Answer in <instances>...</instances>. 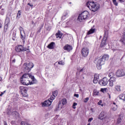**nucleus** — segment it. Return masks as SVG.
Returning a JSON list of instances; mask_svg holds the SVG:
<instances>
[{
	"label": "nucleus",
	"instance_id": "1",
	"mask_svg": "<svg viewBox=\"0 0 125 125\" xmlns=\"http://www.w3.org/2000/svg\"><path fill=\"white\" fill-rule=\"evenodd\" d=\"M109 59V55L104 54L102 58L99 59L97 62V68L98 70H101L102 68V65L105 64V61Z\"/></svg>",
	"mask_w": 125,
	"mask_h": 125
},
{
	"label": "nucleus",
	"instance_id": "2",
	"mask_svg": "<svg viewBox=\"0 0 125 125\" xmlns=\"http://www.w3.org/2000/svg\"><path fill=\"white\" fill-rule=\"evenodd\" d=\"M86 5L92 12H96L100 8L99 6L96 5L95 2L93 1H88L86 3Z\"/></svg>",
	"mask_w": 125,
	"mask_h": 125
},
{
	"label": "nucleus",
	"instance_id": "3",
	"mask_svg": "<svg viewBox=\"0 0 125 125\" xmlns=\"http://www.w3.org/2000/svg\"><path fill=\"white\" fill-rule=\"evenodd\" d=\"M89 16V13H88V11H84V12H82L81 14L79 15L77 19V21L82 22L83 20H85V19H87V18Z\"/></svg>",
	"mask_w": 125,
	"mask_h": 125
},
{
	"label": "nucleus",
	"instance_id": "4",
	"mask_svg": "<svg viewBox=\"0 0 125 125\" xmlns=\"http://www.w3.org/2000/svg\"><path fill=\"white\" fill-rule=\"evenodd\" d=\"M33 67L34 64L32 62H29V63H24L23 64L24 71H25L26 73H29Z\"/></svg>",
	"mask_w": 125,
	"mask_h": 125
},
{
	"label": "nucleus",
	"instance_id": "5",
	"mask_svg": "<svg viewBox=\"0 0 125 125\" xmlns=\"http://www.w3.org/2000/svg\"><path fill=\"white\" fill-rule=\"evenodd\" d=\"M67 104V100L66 99H63L61 102H59L58 107L56 108L55 111H59L63 108L64 105Z\"/></svg>",
	"mask_w": 125,
	"mask_h": 125
},
{
	"label": "nucleus",
	"instance_id": "6",
	"mask_svg": "<svg viewBox=\"0 0 125 125\" xmlns=\"http://www.w3.org/2000/svg\"><path fill=\"white\" fill-rule=\"evenodd\" d=\"M20 90L22 96L24 97H27V96H28V94L27 93L28 92V88L27 87L21 86L20 87Z\"/></svg>",
	"mask_w": 125,
	"mask_h": 125
},
{
	"label": "nucleus",
	"instance_id": "7",
	"mask_svg": "<svg viewBox=\"0 0 125 125\" xmlns=\"http://www.w3.org/2000/svg\"><path fill=\"white\" fill-rule=\"evenodd\" d=\"M107 38H108V33L105 32L104 36L103 37L101 43L100 44L101 47H103V46H105V45H106V41H107Z\"/></svg>",
	"mask_w": 125,
	"mask_h": 125
},
{
	"label": "nucleus",
	"instance_id": "8",
	"mask_svg": "<svg viewBox=\"0 0 125 125\" xmlns=\"http://www.w3.org/2000/svg\"><path fill=\"white\" fill-rule=\"evenodd\" d=\"M108 82H109V80H108L106 77H104L99 81V83L100 85L105 86L108 84Z\"/></svg>",
	"mask_w": 125,
	"mask_h": 125
},
{
	"label": "nucleus",
	"instance_id": "9",
	"mask_svg": "<svg viewBox=\"0 0 125 125\" xmlns=\"http://www.w3.org/2000/svg\"><path fill=\"white\" fill-rule=\"evenodd\" d=\"M53 101V100H52L51 99V98H50V99L45 101L42 104V107H45V106H47V107H48V106H50V105H51V103H52Z\"/></svg>",
	"mask_w": 125,
	"mask_h": 125
},
{
	"label": "nucleus",
	"instance_id": "10",
	"mask_svg": "<svg viewBox=\"0 0 125 125\" xmlns=\"http://www.w3.org/2000/svg\"><path fill=\"white\" fill-rule=\"evenodd\" d=\"M89 53V49L88 48L85 47L82 50V54L83 57H86Z\"/></svg>",
	"mask_w": 125,
	"mask_h": 125
},
{
	"label": "nucleus",
	"instance_id": "11",
	"mask_svg": "<svg viewBox=\"0 0 125 125\" xmlns=\"http://www.w3.org/2000/svg\"><path fill=\"white\" fill-rule=\"evenodd\" d=\"M116 76L119 78L121 77H125V70H118L116 72Z\"/></svg>",
	"mask_w": 125,
	"mask_h": 125
},
{
	"label": "nucleus",
	"instance_id": "12",
	"mask_svg": "<svg viewBox=\"0 0 125 125\" xmlns=\"http://www.w3.org/2000/svg\"><path fill=\"white\" fill-rule=\"evenodd\" d=\"M21 82L23 85H30V81L29 79L21 78Z\"/></svg>",
	"mask_w": 125,
	"mask_h": 125
},
{
	"label": "nucleus",
	"instance_id": "13",
	"mask_svg": "<svg viewBox=\"0 0 125 125\" xmlns=\"http://www.w3.org/2000/svg\"><path fill=\"white\" fill-rule=\"evenodd\" d=\"M15 50L17 52H20L21 51H26V49H24L23 46L19 45L15 47Z\"/></svg>",
	"mask_w": 125,
	"mask_h": 125
},
{
	"label": "nucleus",
	"instance_id": "14",
	"mask_svg": "<svg viewBox=\"0 0 125 125\" xmlns=\"http://www.w3.org/2000/svg\"><path fill=\"white\" fill-rule=\"evenodd\" d=\"M30 79H31L32 81H29V85H32V84L38 83V81H37V79L35 78L34 76L31 75Z\"/></svg>",
	"mask_w": 125,
	"mask_h": 125
},
{
	"label": "nucleus",
	"instance_id": "15",
	"mask_svg": "<svg viewBox=\"0 0 125 125\" xmlns=\"http://www.w3.org/2000/svg\"><path fill=\"white\" fill-rule=\"evenodd\" d=\"M63 49L66 51H71L73 49V47L70 45L66 44L64 46Z\"/></svg>",
	"mask_w": 125,
	"mask_h": 125
},
{
	"label": "nucleus",
	"instance_id": "16",
	"mask_svg": "<svg viewBox=\"0 0 125 125\" xmlns=\"http://www.w3.org/2000/svg\"><path fill=\"white\" fill-rule=\"evenodd\" d=\"M99 80V74H96L94 76L93 83H97Z\"/></svg>",
	"mask_w": 125,
	"mask_h": 125
},
{
	"label": "nucleus",
	"instance_id": "17",
	"mask_svg": "<svg viewBox=\"0 0 125 125\" xmlns=\"http://www.w3.org/2000/svg\"><path fill=\"white\" fill-rule=\"evenodd\" d=\"M31 77H32V75L30 74L25 73L22 76L21 78L22 79H27V80H28L29 78H31Z\"/></svg>",
	"mask_w": 125,
	"mask_h": 125
},
{
	"label": "nucleus",
	"instance_id": "18",
	"mask_svg": "<svg viewBox=\"0 0 125 125\" xmlns=\"http://www.w3.org/2000/svg\"><path fill=\"white\" fill-rule=\"evenodd\" d=\"M54 46H55V42H52L47 46V47L49 48V49H53Z\"/></svg>",
	"mask_w": 125,
	"mask_h": 125
},
{
	"label": "nucleus",
	"instance_id": "19",
	"mask_svg": "<svg viewBox=\"0 0 125 125\" xmlns=\"http://www.w3.org/2000/svg\"><path fill=\"white\" fill-rule=\"evenodd\" d=\"M119 99L120 100H122L123 102H125V94H121L119 96Z\"/></svg>",
	"mask_w": 125,
	"mask_h": 125
},
{
	"label": "nucleus",
	"instance_id": "20",
	"mask_svg": "<svg viewBox=\"0 0 125 125\" xmlns=\"http://www.w3.org/2000/svg\"><path fill=\"white\" fill-rule=\"evenodd\" d=\"M57 94H58V91H55L54 92H53V95L50 97L51 99L52 100H54L55 99V97L57 96Z\"/></svg>",
	"mask_w": 125,
	"mask_h": 125
},
{
	"label": "nucleus",
	"instance_id": "21",
	"mask_svg": "<svg viewBox=\"0 0 125 125\" xmlns=\"http://www.w3.org/2000/svg\"><path fill=\"white\" fill-rule=\"evenodd\" d=\"M106 116H105V115L104 114V112H102L100 113L99 116V119L100 120H103L104 119H105Z\"/></svg>",
	"mask_w": 125,
	"mask_h": 125
},
{
	"label": "nucleus",
	"instance_id": "22",
	"mask_svg": "<svg viewBox=\"0 0 125 125\" xmlns=\"http://www.w3.org/2000/svg\"><path fill=\"white\" fill-rule=\"evenodd\" d=\"M56 38H59V39H61L62 38V33H61V31H59L58 33L56 34Z\"/></svg>",
	"mask_w": 125,
	"mask_h": 125
},
{
	"label": "nucleus",
	"instance_id": "23",
	"mask_svg": "<svg viewBox=\"0 0 125 125\" xmlns=\"http://www.w3.org/2000/svg\"><path fill=\"white\" fill-rule=\"evenodd\" d=\"M10 23V19L8 17H6L5 21V25H9Z\"/></svg>",
	"mask_w": 125,
	"mask_h": 125
},
{
	"label": "nucleus",
	"instance_id": "24",
	"mask_svg": "<svg viewBox=\"0 0 125 125\" xmlns=\"http://www.w3.org/2000/svg\"><path fill=\"white\" fill-rule=\"evenodd\" d=\"M95 32V29L91 28L89 31H88L87 35H91L93 33Z\"/></svg>",
	"mask_w": 125,
	"mask_h": 125
},
{
	"label": "nucleus",
	"instance_id": "25",
	"mask_svg": "<svg viewBox=\"0 0 125 125\" xmlns=\"http://www.w3.org/2000/svg\"><path fill=\"white\" fill-rule=\"evenodd\" d=\"M122 43L123 44H125V34L123 33L122 39L120 40Z\"/></svg>",
	"mask_w": 125,
	"mask_h": 125
},
{
	"label": "nucleus",
	"instance_id": "26",
	"mask_svg": "<svg viewBox=\"0 0 125 125\" xmlns=\"http://www.w3.org/2000/svg\"><path fill=\"white\" fill-rule=\"evenodd\" d=\"M12 114L13 115V116H14V117H15L16 118H17V117H19V113H18V112H17V111H13L12 113Z\"/></svg>",
	"mask_w": 125,
	"mask_h": 125
},
{
	"label": "nucleus",
	"instance_id": "27",
	"mask_svg": "<svg viewBox=\"0 0 125 125\" xmlns=\"http://www.w3.org/2000/svg\"><path fill=\"white\" fill-rule=\"evenodd\" d=\"M19 29L20 31V33L22 34V33L23 34V35H25V31H24V28H23V27L20 26L19 28Z\"/></svg>",
	"mask_w": 125,
	"mask_h": 125
},
{
	"label": "nucleus",
	"instance_id": "28",
	"mask_svg": "<svg viewBox=\"0 0 125 125\" xmlns=\"http://www.w3.org/2000/svg\"><path fill=\"white\" fill-rule=\"evenodd\" d=\"M115 88L117 91H121V86H120V85H115Z\"/></svg>",
	"mask_w": 125,
	"mask_h": 125
},
{
	"label": "nucleus",
	"instance_id": "29",
	"mask_svg": "<svg viewBox=\"0 0 125 125\" xmlns=\"http://www.w3.org/2000/svg\"><path fill=\"white\" fill-rule=\"evenodd\" d=\"M12 40H13V41H15V40H16V31H14L13 32Z\"/></svg>",
	"mask_w": 125,
	"mask_h": 125
},
{
	"label": "nucleus",
	"instance_id": "30",
	"mask_svg": "<svg viewBox=\"0 0 125 125\" xmlns=\"http://www.w3.org/2000/svg\"><path fill=\"white\" fill-rule=\"evenodd\" d=\"M123 120V117H122L121 116H120L117 119V124H121V122Z\"/></svg>",
	"mask_w": 125,
	"mask_h": 125
},
{
	"label": "nucleus",
	"instance_id": "31",
	"mask_svg": "<svg viewBox=\"0 0 125 125\" xmlns=\"http://www.w3.org/2000/svg\"><path fill=\"white\" fill-rule=\"evenodd\" d=\"M7 29H8V25L5 24L4 26V33H6L7 31Z\"/></svg>",
	"mask_w": 125,
	"mask_h": 125
},
{
	"label": "nucleus",
	"instance_id": "32",
	"mask_svg": "<svg viewBox=\"0 0 125 125\" xmlns=\"http://www.w3.org/2000/svg\"><path fill=\"white\" fill-rule=\"evenodd\" d=\"M118 109V105H116V106H112L111 107V110L112 111H117V109Z\"/></svg>",
	"mask_w": 125,
	"mask_h": 125
},
{
	"label": "nucleus",
	"instance_id": "33",
	"mask_svg": "<svg viewBox=\"0 0 125 125\" xmlns=\"http://www.w3.org/2000/svg\"><path fill=\"white\" fill-rule=\"evenodd\" d=\"M116 77H115V76H114L113 77H111V78L109 79V80H108V81H110L111 82H113V83H115V82H116Z\"/></svg>",
	"mask_w": 125,
	"mask_h": 125
},
{
	"label": "nucleus",
	"instance_id": "34",
	"mask_svg": "<svg viewBox=\"0 0 125 125\" xmlns=\"http://www.w3.org/2000/svg\"><path fill=\"white\" fill-rule=\"evenodd\" d=\"M21 125H31V124L28 123L27 122L22 121L21 123Z\"/></svg>",
	"mask_w": 125,
	"mask_h": 125
},
{
	"label": "nucleus",
	"instance_id": "35",
	"mask_svg": "<svg viewBox=\"0 0 125 125\" xmlns=\"http://www.w3.org/2000/svg\"><path fill=\"white\" fill-rule=\"evenodd\" d=\"M99 94V91H98L96 90H94V91H93V96H96V95H97Z\"/></svg>",
	"mask_w": 125,
	"mask_h": 125
},
{
	"label": "nucleus",
	"instance_id": "36",
	"mask_svg": "<svg viewBox=\"0 0 125 125\" xmlns=\"http://www.w3.org/2000/svg\"><path fill=\"white\" fill-rule=\"evenodd\" d=\"M108 77L109 78H113L114 77H115V74H114V73L113 72H111V73H110L109 74H108Z\"/></svg>",
	"mask_w": 125,
	"mask_h": 125
},
{
	"label": "nucleus",
	"instance_id": "37",
	"mask_svg": "<svg viewBox=\"0 0 125 125\" xmlns=\"http://www.w3.org/2000/svg\"><path fill=\"white\" fill-rule=\"evenodd\" d=\"M21 40H22V41H24L25 40V33L24 35L23 33H21Z\"/></svg>",
	"mask_w": 125,
	"mask_h": 125
},
{
	"label": "nucleus",
	"instance_id": "38",
	"mask_svg": "<svg viewBox=\"0 0 125 125\" xmlns=\"http://www.w3.org/2000/svg\"><path fill=\"white\" fill-rule=\"evenodd\" d=\"M58 64H59V65H62L63 66V65H65V62H63V61H61L58 62Z\"/></svg>",
	"mask_w": 125,
	"mask_h": 125
},
{
	"label": "nucleus",
	"instance_id": "39",
	"mask_svg": "<svg viewBox=\"0 0 125 125\" xmlns=\"http://www.w3.org/2000/svg\"><path fill=\"white\" fill-rule=\"evenodd\" d=\"M109 81V86H113L114 85V82L111 81Z\"/></svg>",
	"mask_w": 125,
	"mask_h": 125
},
{
	"label": "nucleus",
	"instance_id": "40",
	"mask_svg": "<svg viewBox=\"0 0 125 125\" xmlns=\"http://www.w3.org/2000/svg\"><path fill=\"white\" fill-rule=\"evenodd\" d=\"M21 11L19 10L18 12L17 15V17H19V18L20 17V16L21 15Z\"/></svg>",
	"mask_w": 125,
	"mask_h": 125
},
{
	"label": "nucleus",
	"instance_id": "41",
	"mask_svg": "<svg viewBox=\"0 0 125 125\" xmlns=\"http://www.w3.org/2000/svg\"><path fill=\"white\" fill-rule=\"evenodd\" d=\"M113 3L116 6H118V2H117V0H113Z\"/></svg>",
	"mask_w": 125,
	"mask_h": 125
},
{
	"label": "nucleus",
	"instance_id": "42",
	"mask_svg": "<svg viewBox=\"0 0 125 125\" xmlns=\"http://www.w3.org/2000/svg\"><path fill=\"white\" fill-rule=\"evenodd\" d=\"M78 105V104L77 103H74L72 105V108L73 109H76V106Z\"/></svg>",
	"mask_w": 125,
	"mask_h": 125
},
{
	"label": "nucleus",
	"instance_id": "43",
	"mask_svg": "<svg viewBox=\"0 0 125 125\" xmlns=\"http://www.w3.org/2000/svg\"><path fill=\"white\" fill-rule=\"evenodd\" d=\"M89 100V98L87 97L84 99L83 102L84 103H86L87 101Z\"/></svg>",
	"mask_w": 125,
	"mask_h": 125
},
{
	"label": "nucleus",
	"instance_id": "44",
	"mask_svg": "<svg viewBox=\"0 0 125 125\" xmlns=\"http://www.w3.org/2000/svg\"><path fill=\"white\" fill-rule=\"evenodd\" d=\"M68 16V13L66 12L65 14H64L63 16L62 17V19H63L64 17H67Z\"/></svg>",
	"mask_w": 125,
	"mask_h": 125
},
{
	"label": "nucleus",
	"instance_id": "45",
	"mask_svg": "<svg viewBox=\"0 0 125 125\" xmlns=\"http://www.w3.org/2000/svg\"><path fill=\"white\" fill-rule=\"evenodd\" d=\"M3 10H4V9H2V10L0 11V14H1V15H3V14H4Z\"/></svg>",
	"mask_w": 125,
	"mask_h": 125
},
{
	"label": "nucleus",
	"instance_id": "46",
	"mask_svg": "<svg viewBox=\"0 0 125 125\" xmlns=\"http://www.w3.org/2000/svg\"><path fill=\"white\" fill-rule=\"evenodd\" d=\"M92 121H93V118L91 117L88 120V122L90 123Z\"/></svg>",
	"mask_w": 125,
	"mask_h": 125
},
{
	"label": "nucleus",
	"instance_id": "47",
	"mask_svg": "<svg viewBox=\"0 0 125 125\" xmlns=\"http://www.w3.org/2000/svg\"><path fill=\"white\" fill-rule=\"evenodd\" d=\"M101 91H102V92H105V91H106V89L105 88H102Z\"/></svg>",
	"mask_w": 125,
	"mask_h": 125
},
{
	"label": "nucleus",
	"instance_id": "48",
	"mask_svg": "<svg viewBox=\"0 0 125 125\" xmlns=\"http://www.w3.org/2000/svg\"><path fill=\"white\" fill-rule=\"evenodd\" d=\"M5 91H4L3 92H2L1 93V94H0V97L2 96V95H3V94H4V93H5Z\"/></svg>",
	"mask_w": 125,
	"mask_h": 125
},
{
	"label": "nucleus",
	"instance_id": "49",
	"mask_svg": "<svg viewBox=\"0 0 125 125\" xmlns=\"http://www.w3.org/2000/svg\"><path fill=\"white\" fill-rule=\"evenodd\" d=\"M102 104V101L100 100V101H99V102L98 103V105H100V104Z\"/></svg>",
	"mask_w": 125,
	"mask_h": 125
},
{
	"label": "nucleus",
	"instance_id": "50",
	"mask_svg": "<svg viewBox=\"0 0 125 125\" xmlns=\"http://www.w3.org/2000/svg\"><path fill=\"white\" fill-rule=\"evenodd\" d=\"M74 96L75 97H77V98H79V94H75Z\"/></svg>",
	"mask_w": 125,
	"mask_h": 125
},
{
	"label": "nucleus",
	"instance_id": "51",
	"mask_svg": "<svg viewBox=\"0 0 125 125\" xmlns=\"http://www.w3.org/2000/svg\"><path fill=\"white\" fill-rule=\"evenodd\" d=\"M119 1H120L121 3H124V2H125V0H119Z\"/></svg>",
	"mask_w": 125,
	"mask_h": 125
},
{
	"label": "nucleus",
	"instance_id": "52",
	"mask_svg": "<svg viewBox=\"0 0 125 125\" xmlns=\"http://www.w3.org/2000/svg\"><path fill=\"white\" fill-rule=\"evenodd\" d=\"M3 124L4 125H7V123H6V121H4Z\"/></svg>",
	"mask_w": 125,
	"mask_h": 125
},
{
	"label": "nucleus",
	"instance_id": "53",
	"mask_svg": "<svg viewBox=\"0 0 125 125\" xmlns=\"http://www.w3.org/2000/svg\"><path fill=\"white\" fill-rule=\"evenodd\" d=\"M83 68H82L80 70V72H83Z\"/></svg>",
	"mask_w": 125,
	"mask_h": 125
},
{
	"label": "nucleus",
	"instance_id": "54",
	"mask_svg": "<svg viewBox=\"0 0 125 125\" xmlns=\"http://www.w3.org/2000/svg\"><path fill=\"white\" fill-rule=\"evenodd\" d=\"M100 105L102 106V107H103V106H104V104H101Z\"/></svg>",
	"mask_w": 125,
	"mask_h": 125
},
{
	"label": "nucleus",
	"instance_id": "55",
	"mask_svg": "<svg viewBox=\"0 0 125 125\" xmlns=\"http://www.w3.org/2000/svg\"><path fill=\"white\" fill-rule=\"evenodd\" d=\"M2 80V78H1V77H0V82H1Z\"/></svg>",
	"mask_w": 125,
	"mask_h": 125
},
{
	"label": "nucleus",
	"instance_id": "56",
	"mask_svg": "<svg viewBox=\"0 0 125 125\" xmlns=\"http://www.w3.org/2000/svg\"><path fill=\"white\" fill-rule=\"evenodd\" d=\"M1 28V23L0 22V29Z\"/></svg>",
	"mask_w": 125,
	"mask_h": 125
},
{
	"label": "nucleus",
	"instance_id": "57",
	"mask_svg": "<svg viewBox=\"0 0 125 125\" xmlns=\"http://www.w3.org/2000/svg\"><path fill=\"white\" fill-rule=\"evenodd\" d=\"M65 18H66V17H64V18H63V19H62V20H65Z\"/></svg>",
	"mask_w": 125,
	"mask_h": 125
},
{
	"label": "nucleus",
	"instance_id": "58",
	"mask_svg": "<svg viewBox=\"0 0 125 125\" xmlns=\"http://www.w3.org/2000/svg\"><path fill=\"white\" fill-rule=\"evenodd\" d=\"M113 105H116V103L113 102Z\"/></svg>",
	"mask_w": 125,
	"mask_h": 125
},
{
	"label": "nucleus",
	"instance_id": "59",
	"mask_svg": "<svg viewBox=\"0 0 125 125\" xmlns=\"http://www.w3.org/2000/svg\"><path fill=\"white\" fill-rule=\"evenodd\" d=\"M1 8H2V5H0V9H1Z\"/></svg>",
	"mask_w": 125,
	"mask_h": 125
},
{
	"label": "nucleus",
	"instance_id": "60",
	"mask_svg": "<svg viewBox=\"0 0 125 125\" xmlns=\"http://www.w3.org/2000/svg\"><path fill=\"white\" fill-rule=\"evenodd\" d=\"M91 110L92 111V112H93V108H91Z\"/></svg>",
	"mask_w": 125,
	"mask_h": 125
},
{
	"label": "nucleus",
	"instance_id": "61",
	"mask_svg": "<svg viewBox=\"0 0 125 125\" xmlns=\"http://www.w3.org/2000/svg\"><path fill=\"white\" fill-rule=\"evenodd\" d=\"M13 62H15V59H14V60H13Z\"/></svg>",
	"mask_w": 125,
	"mask_h": 125
},
{
	"label": "nucleus",
	"instance_id": "62",
	"mask_svg": "<svg viewBox=\"0 0 125 125\" xmlns=\"http://www.w3.org/2000/svg\"><path fill=\"white\" fill-rule=\"evenodd\" d=\"M102 38V36L100 37V40Z\"/></svg>",
	"mask_w": 125,
	"mask_h": 125
},
{
	"label": "nucleus",
	"instance_id": "63",
	"mask_svg": "<svg viewBox=\"0 0 125 125\" xmlns=\"http://www.w3.org/2000/svg\"><path fill=\"white\" fill-rule=\"evenodd\" d=\"M112 50H116V49H114V48H112Z\"/></svg>",
	"mask_w": 125,
	"mask_h": 125
},
{
	"label": "nucleus",
	"instance_id": "64",
	"mask_svg": "<svg viewBox=\"0 0 125 125\" xmlns=\"http://www.w3.org/2000/svg\"><path fill=\"white\" fill-rule=\"evenodd\" d=\"M87 125H90V123H88Z\"/></svg>",
	"mask_w": 125,
	"mask_h": 125
}]
</instances>
